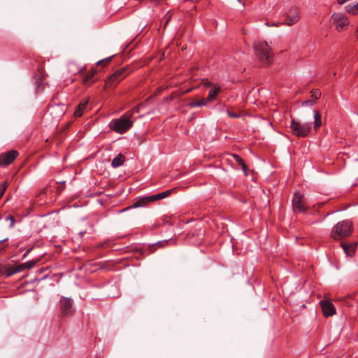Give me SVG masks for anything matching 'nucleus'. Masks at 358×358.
Here are the masks:
<instances>
[{"label": "nucleus", "mask_w": 358, "mask_h": 358, "mask_svg": "<svg viewBox=\"0 0 358 358\" xmlns=\"http://www.w3.org/2000/svg\"><path fill=\"white\" fill-rule=\"evenodd\" d=\"M161 243L162 242L159 241V242H157V244L159 245V244H161Z\"/></svg>", "instance_id": "40"}, {"label": "nucleus", "mask_w": 358, "mask_h": 358, "mask_svg": "<svg viewBox=\"0 0 358 358\" xmlns=\"http://www.w3.org/2000/svg\"><path fill=\"white\" fill-rule=\"evenodd\" d=\"M341 245L347 256H353L356 249L355 243L347 244L345 243H342Z\"/></svg>", "instance_id": "13"}, {"label": "nucleus", "mask_w": 358, "mask_h": 358, "mask_svg": "<svg viewBox=\"0 0 358 358\" xmlns=\"http://www.w3.org/2000/svg\"><path fill=\"white\" fill-rule=\"evenodd\" d=\"M315 100L313 99L306 100L302 102L301 106L303 107L311 106H313L315 103Z\"/></svg>", "instance_id": "28"}, {"label": "nucleus", "mask_w": 358, "mask_h": 358, "mask_svg": "<svg viewBox=\"0 0 358 358\" xmlns=\"http://www.w3.org/2000/svg\"><path fill=\"white\" fill-rule=\"evenodd\" d=\"M7 182L6 181H4L3 183H1L0 185V199L1 198V196H3V194H4L6 188H7Z\"/></svg>", "instance_id": "27"}, {"label": "nucleus", "mask_w": 358, "mask_h": 358, "mask_svg": "<svg viewBox=\"0 0 358 358\" xmlns=\"http://www.w3.org/2000/svg\"><path fill=\"white\" fill-rule=\"evenodd\" d=\"M24 269H25L24 264H20L17 265L13 271L9 272L7 274V275L8 276H10V275H13V274H15L16 273L21 272V271H22Z\"/></svg>", "instance_id": "23"}, {"label": "nucleus", "mask_w": 358, "mask_h": 358, "mask_svg": "<svg viewBox=\"0 0 358 358\" xmlns=\"http://www.w3.org/2000/svg\"><path fill=\"white\" fill-rule=\"evenodd\" d=\"M95 73V71H92L91 73H87L83 79V83L86 85L89 86L94 83L95 82V80L94 79V75Z\"/></svg>", "instance_id": "18"}, {"label": "nucleus", "mask_w": 358, "mask_h": 358, "mask_svg": "<svg viewBox=\"0 0 358 358\" xmlns=\"http://www.w3.org/2000/svg\"><path fill=\"white\" fill-rule=\"evenodd\" d=\"M150 196L138 197L136 201L129 208H141L145 207L148 203H152L153 200H150Z\"/></svg>", "instance_id": "12"}, {"label": "nucleus", "mask_w": 358, "mask_h": 358, "mask_svg": "<svg viewBox=\"0 0 358 358\" xmlns=\"http://www.w3.org/2000/svg\"><path fill=\"white\" fill-rule=\"evenodd\" d=\"M227 113L231 118H238V117H241L240 114L236 113H232L229 110H227Z\"/></svg>", "instance_id": "30"}, {"label": "nucleus", "mask_w": 358, "mask_h": 358, "mask_svg": "<svg viewBox=\"0 0 358 358\" xmlns=\"http://www.w3.org/2000/svg\"><path fill=\"white\" fill-rule=\"evenodd\" d=\"M112 57L103 59L97 62L98 65L103 64V66L106 65L111 59Z\"/></svg>", "instance_id": "29"}, {"label": "nucleus", "mask_w": 358, "mask_h": 358, "mask_svg": "<svg viewBox=\"0 0 358 358\" xmlns=\"http://www.w3.org/2000/svg\"><path fill=\"white\" fill-rule=\"evenodd\" d=\"M313 117H314V129L315 130H317L321 127L322 122H321V115L316 110H313Z\"/></svg>", "instance_id": "19"}, {"label": "nucleus", "mask_w": 358, "mask_h": 358, "mask_svg": "<svg viewBox=\"0 0 358 358\" xmlns=\"http://www.w3.org/2000/svg\"><path fill=\"white\" fill-rule=\"evenodd\" d=\"M61 310L65 316H69L73 313V301L70 298L63 297L60 300Z\"/></svg>", "instance_id": "8"}, {"label": "nucleus", "mask_w": 358, "mask_h": 358, "mask_svg": "<svg viewBox=\"0 0 358 358\" xmlns=\"http://www.w3.org/2000/svg\"><path fill=\"white\" fill-rule=\"evenodd\" d=\"M18 152L17 150H11L0 155V166H6L13 163L17 158Z\"/></svg>", "instance_id": "5"}, {"label": "nucleus", "mask_w": 358, "mask_h": 358, "mask_svg": "<svg viewBox=\"0 0 358 358\" xmlns=\"http://www.w3.org/2000/svg\"><path fill=\"white\" fill-rule=\"evenodd\" d=\"M69 72L72 73H76L82 71V68L77 67L76 64L74 62H70L68 64Z\"/></svg>", "instance_id": "22"}, {"label": "nucleus", "mask_w": 358, "mask_h": 358, "mask_svg": "<svg viewBox=\"0 0 358 358\" xmlns=\"http://www.w3.org/2000/svg\"><path fill=\"white\" fill-rule=\"evenodd\" d=\"M172 191L173 189H169L157 194L150 195V200H153V202H155L156 201L163 199L168 196Z\"/></svg>", "instance_id": "16"}, {"label": "nucleus", "mask_w": 358, "mask_h": 358, "mask_svg": "<svg viewBox=\"0 0 358 358\" xmlns=\"http://www.w3.org/2000/svg\"><path fill=\"white\" fill-rule=\"evenodd\" d=\"M87 103H88V100L87 99H84L83 100L78 106V107L76 108L75 112H74V115L76 116V117H81L83 113V111L87 107Z\"/></svg>", "instance_id": "14"}, {"label": "nucleus", "mask_w": 358, "mask_h": 358, "mask_svg": "<svg viewBox=\"0 0 358 358\" xmlns=\"http://www.w3.org/2000/svg\"><path fill=\"white\" fill-rule=\"evenodd\" d=\"M125 160L124 156L120 153L112 161L111 166L113 168H117L122 166Z\"/></svg>", "instance_id": "15"}, {"label": "nucleus", "mask_w": 358, "mask_h": 358, "mask_svg": "<svg viewBox=\"0 0 358 358\" xmlns=\"http://www.w3.org/2000/svg\"><path fill=\"white\" fill-rule=\"evenodd\" d=\"M210 85H211V83H208L206 84V86H210Z\"/></svg>", "instance_id": "38"}, {"label": "nucleus", "mask_w": 358, "mask_h": 358, "mask_svg": "<svg viewBox=\"0 0 358 358\" xmlns=\"http://www.w3.org/2000/svg\"><path fill=\"white\" fill-rule=\"evenodd\" d=\"M357 36H358V27H357Z\"/></svg>", "instance_id": "39"}, {"label": "nucleus", "mask_w": 358, "mask_h": 358, "mask_svg": "<svg viewBox=\"0 0 358 358\" xmlns=\"http://www.w3.org/2000/svg\"><path fill=\"white\" fill-rule=\"evenodd\" d=\"M85 234V231H80V232L79 233V234H80V236H83Z\"/></svg>", "instance_id": "37"}, {"label": "nucleus", "mask_w": 358, "mask_h": 358, "mask_svg": "<svg viewBox=\"0 0 358 358\" xmlns=\"http://www.w3.org/2000/svg\"><path fill=\"white\" fill-rule=\"evenodd\" d=\"M320 304L324 316L329 317L336 314V308L331 302L323 300L320 302Z\"/></svg>", "instance_id": "11"}, {"label": "nucleus", "mask_w": 358, "mask_h": 358, "mask_svg": "<svg viewBox=\"0 0 358 358\" xmlns=\"http://www.w3.org/2000/svg\"><path fill=\"white\" fill-rule=\"evenodd\" d=\"M127 68H122L119 70H117L113 75H111L108 81L107 85H115L119 82H120L122 79H124L127 76Z\"/></svg>", "instance_id": "6"}, {"label": "nucleus", "mask_w": 358, "mask_h": 358, "mask_svg": "<svg viewBox=\"0 0 358 358\" xmlns=\"http://www.w3.org/2000/svg\"><path fill=\"white\" fill-rule=\"evenodd\" d=\"M220 90V87L219 86H214L209 91L208 96L207 99H206L207 100V101L213 100L216 97L217 94L219 93Z\"/></svg>", "instance_id": "20"}, {"label": "nucleus", "mask_w": 358, "mask_h": 358, "mask_svg": "<svg viewBox=\"0 0 358 358\" xmlns=\"http://www.w3.org/2000/svg\"><path fill=\"white\" fill-rule=\"evenodd\" d=\"M311 97L313 98V100H315V101L320 99L321 96V92L319 89H313L310 92Z\"/></svg>", "instance_id": "26"}, {"label": "nucleus", "mask_w": 358, "mask_h": 358, "mask_svg": "<svg viewBox=\"0 0 358 358\" xmlns=\"http://www.w3.org/2000/svg\"><path fill=\"white\" fill-rule=\"evenodd\" d=\"M6 220H9L10 221V225L9 227L10 228L13 227L14 224H15V218L12 215H8L7 217H6Z\"/></svg>", "instance_id": "31"}, {"label": "nucleus", "mask_w": 358, "mask_h": 358, "mask_svg": "<svg viewBox=\"0 0 358 358\" xmlns=\"http://www.w3.org/2000/svg\"><path fill=\"white\" fill-rule=\"evenodd\" d=\"M345 10L348 13L355 15L358 13V2L353 4H348L345 6Z\"/></svg>", "instance_id": "21"}, {"label": "nucleus", "mask_w": 358, "mask_h": 358, "mask_svg": "<svg viewBox=\"0 0 358 358\" xmlns=\"http://www.w3.org/2000/svg\"><path fill=\"white\" fill-rule=\"evenodd\" d=\"M299 20V13L296 8H292L286 14L285 24L290 26Z\"/></svg>", "instance_id": "10"}, {"label": "nucleus", "mask_w": 358, "mask_h": 358, "mask_svg": "<svg viewBox=\"0 0 358 358\" xmlns=\"http://www.w3.org/2000/svg\"><path fill=\"white\" fill-rule=\"evenodd\" d=\"M312 127L311 122H304L292 120L290 128L294 135L297 137H306L310 132Z\"/></svg>", "instance_id": "4"}, {"label": "nucleus", "mask_w": 358, "mask_h": 358, "mask_svg": "<svg viewBox=\"0 0 358 358\" xmlns=\"http://www.w3.org/2000/svg\"><path fill=\"white\" fill-rule=\"evenodd\" d=\"M150 99V97L147 99L146 101L144 103H141L137 106H136L135 108H132L131 110L126 112L125 113L128 114V115L130 113L129 117L131 119V117H133L134 114L136 113H139L140 112V109L141 108L144 107L145 106L146 103L148 102Z\"/></svg>", "instance_id": "17"}, {"label": "nucleus", "mask_w": 358, "mask_h": 358, "mask_svg": "<svg viewBox=\"0 0 358 358\" xmlns=\"http://www.w3.org/2000/svg\"><path fill=\"white\" fill-rule=\"evenodd\" d=\"M238 1L241 2V0H238Z\"/></svg>", "instance_id": "41"}, {"label": "nucleus", "mask_w": 358, "mask_h": 358, "mask_svg": "<svg viewBox=\"0 0 358 358\" xmlns=\"http://www.w3.org/2000/svg\"><path fill=\"white\" fill-rule=\"evenodd\" d=\"M349 0H337V2L338 3H339L340 5H343L345 3H346L347 1H348Z\"/></svg>", "instance_id": "35"}, {"label": "nucleus", "mask_w": 358, "mask_h": 358, "mask_svg": "<svg viewBox=\"0 0 358 358\" xmlns=\"http://www.w3.org/2000/svg\"><path fill=\"white\" fill-rule=\"evenodd\" d=\"M240 166H241V168H242V170L245 172L246 170H247V166L245 165V164L244 163V162L242 163V164H241Z\"/></svg>", "instance_id": "34"}, {"label": "nucleus", "mask_w": 358, "mask_h": 358, "mask_svg": "<svg viewBox=\"0 0 358 358\" xmlns=\"http://www.w3.org/2000/svg\"><path fill=\"white\" fill-rule=\"evenodd\" d=\"M255 53L258 59L264 64L271 62L272 56L269 53L270 48L266 41H259L255 44Z\"/></svg>", "instance_id": "3"}, {"label": "nucleus", "mask_w": 358, "mask_h": 358, "mask_svg": "<svg viewBox=\"0 0 358 358\" xmlns=\"http://www.w3.org/2000/svg\"><path fill=\"white\" fill-rule=\"evenodd\" d=\"M172 99H173V96H171L166 98V101H171Z\"/></svg>", "instance_id": "36"}, {"label": "nucleus", "mask_w": 358, "mask_h": 358, "mask_svg": "<svg viewBox=\"0 0 358 358\" xmlns=\"http://www.w3.org/2000/svg\"><path fill=\"white\" fill-rule=\"evenodd\" d=\"M352 233V222L350 220L339 222L333 228L331 236L334 239H340L348 236Z\"/></svg>", "instance_id": "2"}, {"label": "nucleus", "mask_w": 358, "mask_h": 358, "mask_svg": "<svg viewBox=\"0 0 358 358\" xmlns=\"http://www.w3.org/2000/svg\"><path fill=\"white\" fill-rule=\"evenodd\" d=\"M129 115L124 113L120 117L112 120L109 123L110 128L120 134L127 132L133 126Z\"/></svg>", "instance_id": "1"}, {"label": "nucleus", "mask_w": 358, "mask_h": 358, "mask_svg": "<svg viewBox=\"0 0 358 358\" xmlns=\"http://www.w3.org/2000/svg\"><path fill=\"white\" fill-rule=\"evenodd\" d=\"M207 102L208 101H207L206 99H202V100H200V101H193V102L190 103V106L193 107V108L201 107V106H206Z\"/></svg>", "instance_id": "24"}, {"label": "nucleus", "mask_w": 358, "mask_h": 358, "mask_svg": "<svg viewBox=\"0 0 358 358\" xmlns=\"http://www.w3.org/2000/svg\"><path fill=\"white\" fill-rule=\"evenodd\" d=\"M44 85H45V83L42 78L39 79V78H36V85L37 92L42 91L43 89Z\"/></svg>", "instance_id": "25"}, {"label": "nucleus", "mask_w": 358, "mask_h": 358, "mask_svg": "<svg viewBox=\"0 0 358 358\" xmlns=\"http://www.w3.org/2000/svg\"><path fill=\"white\" fill-rule=\"evenodd\" d=\"M23 264H24L25 268H31L34 266V262H27Z\"/></svg>", "instance_id": "33"}, {"label": "nucleus", "mask_w": 358, "mask_h": 358, "mask_svg": "<svg viewBox=\"0 0 358 358\" xmlns=\"http://www.w3.org/2000/svg\"><path fill=\"white\" fill-rule=\"evenodd\" d=\"M233 157L234 158V159L236 160V162L239 164H242V163L243 162V160L241 159V157L237 155H233Z\"/></svg>", "instance_id": "32"}, {"label": "nucleus", "mask_w": 358, "mask_h": 358, "mask_svg": "<svg viewBox=\"0 0 358 358\" xmlns=\"http://www.w3.org/2000/svg\"><path fill=\"white\" fill-rule=\"evenodd\" d=\"M332 19L336 29L339 31L344 30L345 27L349 24L348 17L343 14L334 13L332 16Z\"/></svg>", "instance_id": "7"}, {"label": "nucleus", "mask_w": 358, "mask_h": 358, "mask_svg": "<svg viewBox=\"0 0 358 358\" xmlns=\"http://www.w3.org/2000/svg\"><path fill=\"white\" fill-rule=\"evenodd\" d=\"M303 196L299 193L295 194L292 198V207L294 211L306 213L307 208L302 203Z\"/></svg>", "instance_id": "9"}]
</instances>
